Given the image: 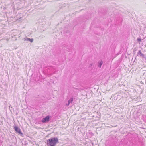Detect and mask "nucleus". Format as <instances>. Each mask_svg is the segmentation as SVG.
Instances as JSON below:
<instances>
[{
	"mask_svg": "<svg viewBox=\"0 0 146 146\" xmlns=\"http://www.w3.org/2000/svg\"><path fill=\"white\" fill-rule=\"evenodd\" d=\"M24 40L25 41H29L31 43L33 41V38H28L27 37H26L24 38Z\"/></svg>",
	"mask_w": 146,
	"mask_h": 146,
	"instance_id": "5",
	"label": "nucleus"
},
{
	"mask_svg": "<svg viewBox=\"0 0 146 146\" xmlns=\"http://www.w3.org/2000/svg\"><path fill=\"white\" fill-rule=\"evenodd\" d=\"M14 129L15 131L19 134L23 135V134L21 132L20 129L18 128V127L16 126H14Z\"/></svg>",
	"mask_w": 146,
	"mask_h": 146,
	"instance_id": "4",
	"label": "nucleus"
},
{
	"mask_svg": "<svg viewBox=\"0 0 146 146\" xmlns=\"http://www.w3.org/2000/svg\"><path fill=\"white\" fill-rule=\"evenodd\" d=\"M70 104V103H69V102H68V103L67 104H66V105L67 106H69V105Z\"/></svg>",
	"mask_w": 146,
	"mask_h": 146,
	"instance_id": "9",
	"label": "nucleus"
},
{
	"mask_svg": "<svg viewBox=\"0 0 146 146\" xmlns=\"http://www.w3.org/2000/svg\"><path fill=\"white\" fill-rule=\"evenodd\" d=\"M50 120V117L49 116H47L45 118H42V121L43 123L48 122Z\"/></svg>",
	"mask_w": 146,
	"mask_h": 146,
	"instance_id": "3",
	"label": "nucleus"
},
{
	"mask_svg": "<svg viewBox=\"0 0 146 146\" xmlns=\"http://www.w3.org/2000/svg\"><path fill=\"white\" fill-rule=\"evenodd\" d=\"M137 41L138 42H139V41L140 42L141 41V38H138L137 39Z\"/></svg>",
	"mask_w": 146,
	"mask_h": 146,
	"instance_id": "8",
	"label": "nucleus"
},
{
	"mask_svg": "<svg viewBox=\"0 0 146 146\" xmlns=\"http://www.w3.org/2000/svg\"><path fill=\"white\" fill-rule=\"evenodd\" d=\"M137 55L143 57V61L146 62V59L145 56L143 54L141 51V50H139L137 53Z\"/></svg>",
	"mask_w": 146,
	"mask_h": 146,
	"instance_id": "2",
	"label": "nucleus"
},
{
	"mask_svg": "<svg viewBox=\"0 0 146 146\" xmlns=\"http://www.w3.org/2000/svg\"><path fill=\"white\" fill-rule=\"evenodd\" d=\"M58 142V138L56 137L50 138L47 140V146H56Z\"/></svg>",
	"mask_w": 146,
	"mask_h": 146,
	"instance_id": "1",
	"label": "nucleus"
},
{
	"mask_svg": "<svg viewBox=\"0 0 146 146\" xmlns=\"http://www.w3.org/2000/svg\"><path fill=\"white\" fill-rule=\"evenodd\" d=\"M73 98H70V99L68 100V102H69V103H72V102H73Z\"/></svg>",
	"mask_w": 146,
	"mask_h": 146,
	"instance_id": "7",
	"label": "nucleus"
},
{
	"mask_svg": "<svg viewBox=\"0 0 146 146\" xmlns=\"http://www.w3.org/2000/svg\"><path fill=\"white\" fill-rule=\"evenodd\" d=\"M103 63L102 61V60L98 62V66L100 68L101 66Z\"/></svg>",
	"mask_w": 146,
	"mask_h": 146,
	"instance_id": "6",
	"label": "nucleus"
}]
</instances>
